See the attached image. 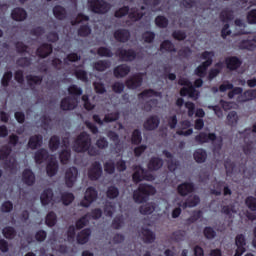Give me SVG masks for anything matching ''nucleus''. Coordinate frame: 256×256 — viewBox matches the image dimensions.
<instances>
[{"label":"nucleus","instance_id":"43","mask_svg":"<svg viewBox=\"0 0 256 256\" xmlns=\"http://www.w3.org/2000/svg\"><path fill=\"white\" fill-rule=\"evenodd\" d=\"M48 145L50 151H57V149H59V146L61 145V138L57 135L51 136Z\"/></svg>","mask_w":256,"mask_h":256},{"label":"nucleus","instance_id":"42","mask_svg":"<svg viewBox=\"0 0 256 256\" xmlns=\"http://www.w3.org/2000/svg\"><path fill=\"white\" fill-rule=\"evenodd\" d=\"M128 17L131 19V21H141V19L145 17V13L139 12V9L137 8H131L130 12L128 13Z\"/></svg>","mask_w":256,"mask_h":256},{"label":"nucleus","instance_id":"14","mask_svg":"<svg viewBox=\"0 0 256 256\" xmlns=\"http://www.w3.org/2000/svg\"><path fill=\"white\" fill-rule=\"evenodd\" d=\"M51 53H53V45L49 43L41 44L36 50V55L40 59H47Z\"/></svg>","mask_w":256,"mask_h":256},{"label":"nucleus","instance_id":"26","mask_svg":"<svg viewBox=\"0 0 256 256\" xmlns=\"http://www.w3.org/2000/svg\"><path fill=\"white\" fill-rule=\"evenodd\" d=\"M53 197H54L53 189L51 188L45 189L40 195V201L43 207H46V205H49L53 201Z\"/></svg>","mask_w":256,"mask_h":256},{"label":"nucleus","instance_id":"16","mask_svg":"<svg viewBox=\"0 0 256 256\" xmlns=\"http://www.w3.org/2000/svg\"><path fill=\"white\" fill-rule=\"evenodd\" d=\"M114 39L118 43H127L131 39V32L124 28L117 29L114 32Z\"/></svg>","mask_w":256,"mask_h":256},{"label":"nucleus","instance_id":"4","mask_svg":"<svg viewBox=\"0 0 256 256\" xmlns=\"http://www.w3.org/2000/svg\"><path fill=\"white\" fill-rule=\"evenodd\" d=\"M88 7L96 15H105L111 10V4L105 0H88Z\"/></svg>","mask_w":256,"mask_h":256},{"label":"nucleus","instance_id":"25","mask_svg":"<svg viewBox=\"0 0 256 256\" xmlns=\"http://www.w3.org/2000/svg\"><path fill=\"white\" fill-rule=\"evenodd\" d=\"M253 99H256V89L246 90L237 97L238 103H247L253 101Z\"/></svg>","mask_w":256,"mask_h":256},{"label":"nucleus","instance_id":"38","mask_svg":"<svg viewBox=\"0 0 256 256\" xmlns=\"http://www.w3.org/2000/svg\"><path fill=\"white\" fill-rule=\"evenodd\" d=\"M59 171V164L57 162L51 161L46 165V173L48 177H55Z\"/></svg>","mask_w":256,"mask_h":256},{"label":"nucleus","instance_id":"60","mask_svg":"<svg viewBox=\"0 0 256 256\" xmlns=\"http://www.w3.org/2000/svg\"><path fill=\"white\" fill-rule=\"evenodd\" d=\"M142 39H143L144 43H153L155 41V32L145 31L142 34Z\"/></svg>","mask_w":256,"mask_h":256},{"label":"nucleus","instance_id":"64","mask_svg":"<svg viewBox=\"0 0 256 256\" xmlns=\"http://www.w3.org/2000/svg\"><path fill=\"white\" fill-rule=\"evenodd\" d=\"M104 171L108 175H113V173H115V162L113 160H110L104 163Z\"/></svg>","mask_w":256,"mask_h":256},{"label":"nucleus","instance_id":"63","mask_svg":"<svg viewBox=\"0 0 256 256\" xmlns=\"http://www.w3.org/2000/svg\"><path fill=\"white\" fill-rule=\"evenodd\" d=\"M89 223V220L87 219V215L82 216L76 221L75 228L80 231V229H83L84 227H87V224Z\"/></svg>","mask_w":256,"mask_h":256},{"label":"nucleus","instance_id":"35","mask_svg":"<svg viewBox=\"0 0 256 256\" xmlns=\"http://www.w3.org/2000/svg\"><path fill=\"white\" fill-rule=\"evenodd\" d=\"M109 67H111V62L109 60H99L93 63V69H95V71H107Z\"/></svg>","mask_w":256,"mask_h":256},{"label":"nucleus","instance_id":"48","mask_svg":"<svg viewBox=\"0 0 256 256\" xmlns=\"http://www.w3.org/2000/svg\"><path fill=\"white\" fill-rule=\"evenodd\" d=\"M220 19L222 23H229L233 21V10L225 9L220 13Z\"/></svg>","mask_w":256,"mask_h":256},{"label":"nucleus","instance_id":"44","mask_svg":"<svg viewBox=\"0 0 256 256\" xmlns=\"http://www.w3.org/2000/svg\"><path fill=\"white\" fill-rule=\"evenodd\" d=\"M196 94L197 90L195 89V86H188L180 89L181 97H187L188 95L189 97L193 98Z\"/></svg>","mask_w":256,"mask_h":256},{"label":"nucleus","instance_id":"41","mask_svg":"<svg viewBox=\"0 0 256 256\" xmlns=\"http://www.w3.org/2000/svg\"><path fill=\"white\" fill-rule=\"evenodd\" d=\"M13 153V148L9 145H4L0 149V161H6L5 165H7V159H9V155Z\"/></svg>","mask_w":256,"mask_h":256},{"label":"nucleus","instance_id":"28","mask_svg":"<svg viewBox=\"0 0 256 256\" xmlns=\"http://www.w3.org/2000/svg\"><path fill=\"white\" fill-rule=\"evenodd\" d=\"M53 15L58 21H63L67 19V10L61 5H56L53 7Z\"/></svg>","mask_w":256,"mask_h":256},{"label":"nucleus","instance_id":"21","mask_svg":"<svg viewBox=\"0 0 256 256\" xmlns=\"http://www.w3.org/2000/svg\"><path fill=\"white\" fill-rule=\"evenodd\" d=\"M113 73L116 79H122V77H127L128 73H131V67L127 64H120L114 68Z\"/></svg>","mask_w":256,"mask_h":256},{"label":"nucleus","instance_id":"40","mask_svg":"<svg viewBox=\"0 0 256 256\" xmlns=\"http://www.w3.org/2000/svg\"><path fill=\"white\" fill-rule=\"evenodd\" d=\"M149 97H161V92L155 91L154 89H146L138 94L139 99H149Z\"/></svg>","mask_w":256,"mask_h":256},{"label":"nucleus","instance_id":"34","mask_svg":"<svg viewBox=\"0 0 256 256\" xmlns=\"http://www.w3.org/2000/svg\"><path fill=\"white\" fill-rule=\"evenodd\" d=\"M68 93L71 95V98L77 101V98L83 95V89L75 84H72L68 87Z\"/></svg>","mask_w":256,"mask_h":256},{"label":"nucleus","instance_id":"9","mask_svg":"<svg viewBox=\"0 0 256 256\" xmlns=\"http://www.w3.org/2000/svg\"><path fill=\"white\" fill-rule=\"evenodd\" d=\"M119 115V112L108 113L104 116V119L102 120L99 114H94L92 116V119L94 123H97L98 125H103L104 123H115V121H119Z\"/></svg>","mask_w":256,"mask_h":256},{"label":"nucleus","instance_id":"7","mask_svg":"<svg viewBox=\"0 0 256 256\" xmlns=\"http://www.w3.org/2000/svg\"><path fill=\"white\" fill-rule=\"evenodd\" d=\"M101 177H103V166L101 162L95 161L88 169V179H90V181H99Z\"/></svg>","mask_w":256,"mask_h":256},{"label":"nucleus","instance_id":"1","mask_svg":"<svg viewBox=\"0 0 256 256\" xmlns=\"http://www.w3.org/2000/svg\"><path fill=\"white\" fill-rule=\"evenodd\" d=\"M157 190L149 184L141 183L138 188L133 192V200L135 203H147L151 195H155Z\"/></svg>","mask_w":256,"mask_h":256},{"label":"nucleus","instance_id":"49","mask_svg":"<svg viewBox=\"0 0 256 256\" xmlns=\"http://www.w3.org/2000/svg\"><path fill=\"white\" fill-rule=\"evenodd\" d=\"M141 141H143V136L141 135V130L135 129L132 132L131 143H132V145H140Z\"/></svg>","mask_w":256,"mask_h":256},{"label":"nucleus","instance_id":"3","mask_svg":"<svg viewBox=\"0 0 256 256\" xmlns=\"http://www.w3.org/2000/svg\"><path fill=\"white\" fill-rule=\"evenodd\" d=\"M89 147H91V135L81 132L74 141L73 150L76 153H87Z\"/></svg>","mask_w":256,"mask_h":256},{"label":"nucleus","instance_id":"8","mask_svg":"<svg viewBox=\"0 0 256 256\" xmlns=\"http://www.w3.org/2000/svg\"><path fill=\"white\" fill-rule=\"evenodd\" d=\"M116 55L117 57H119V59H121V61H126V62L135 61L137 59V52L132 48L130 49L118 48L116 51Z\"/></svg>","mask_w":256,"mask_h":256},{"label":"nucleus","instance_id":"56","mask_svg":"<svg viewBox=\"0 0 256 256\" xmlns=\"http://www.w3.org/2000/svg\"><path fill=\"white\" fill-rule=\"evenodd\" d=\"M59 159L63 165H67L69 159H71V150H62L59 154Z\"/></svg>","mask_w":256,"mask_h":256},{"label":"nucleus","instance_id":"11","mask_svg":"<svg viewBox=\"0 0 256 256\" xmlns=\"http://www.w3.org/2000/svg\"><path fill=\"white\" fill-rule=\"evenodd\" d=\"M143 179H146V181H151V179H153V175H147V170L139 166L138 169L132 174V180L134 183H141Z\"/></svg>","mask_w":256,"mask_h":256},{"label":"nucleus","instance_id":"12","mask_svg":"<svg viewBox=\"0 0 256 256\" xmlns=\"http://www.w3.org/2000/svg\"><path fill=\"white\" fill-rule=\"evenodd\" d=\"M143 85V74L136 73L128 80H126V87L128 89H139Z\"/></svg>","mask_w":256,"mask_h":256},{"label":"nucleus","instance_id":"23","mask_svg":"<svg viewBox=\"0 0 256 256\" xmlns=\"http://www.w3.org/2000/svg\"><path fill=\"white\" fill-rule=\"evenodd\" d=\"M47 159H49V151L45 148H40L34 153V161L36 165H42Z\"/></svg>","mask_w":256,"mask_h":256},{"label":"nucleus","instance_id":"59","mask_svg":"<svg viewBox=\"0 0 256 256\" xmlns=\"http://www.w3.org/2000/svg\"><path fill=\"white\" fill-rule=\"evenodd\" d=\"M204 237L206 239H215L217 237V232L211 226H206L203 230Z\"/></svg>","mask_w":256,"mask_h":256},{"label":"nucleus","instance_id":"51","mask_svg":"<svg viewBox=\"0 0 256 256\" xmlns=\"http://www.w3.org/2000/svg\"><path fill=\"white\" fill-rule=\"evenodd\" d=\"M106 197L108 199H117L119 197V188L116 186H109L106 191Z\"/></svg>","mask_w":256,"mask_h":256},{"label":"nucleus","instance_id":"45","mask_svg":"<svg viewBox=\"0 0 256 256\" xmlns=\"http://www.w3.org/2000/svg\"><path fill=\"white\" fill-rule=\"evenodd\" d=\"M238 47L241 50L246 49V51H253L256 46H255V43L253 42V39L252 40L247 39V40L240 41Z\"/></svg>","mask_w":256,"mask_h":256},{"label":"nucleus","instance_id":"24","mask_svg":"<svg viewBox=\"0 0 256 256\" xmlns=\"http://www.w3.org/2000/svg\"><path fill=\"white\" fill-rule=\"evenodd\" d=\"M90 237H91V228H85L77 234L76 241L78 245H85L86 243H89Z\"/></svg>","mask_w":256,"mask_h":256},{"label":"nucleus","instance_id":"36","mask_svg":"<svg viewBox=\"0 0 256 256\" xmlns=\"http://www.w3.org/2000/svg\"><path fill=\"white\" fill-rule=\"evenodd\" d=\"M160 51H166L167 53H177V48H175V44H173L171 40H164L160 44Z\"/></svg>","mask_w":256,"mask_h":256},{"label":"nucleus","instance_id":"52","mask_svg":"<svg viewBox=\"0 0 256 256\" xmlns=\"http://www.w3.org/2000/svg\"><path fill=\"white\" fill-rule=\"evenodd\" d=\"M224 167L226 169L227 177H231L233 175V172L235 171V162H232L230 159H226L224 162Z\"/></svg>","mask_w":256,"mask_h":256},{"label":"nucleus","instance_id":"20","mask_svg":"<svg viewBox=\"0 0 256 256\" xmlns=\"http://www.w3.org/2000/svg\"><path fill=\"white\" fill-rule=\"evenodd\" d=\"M76 107L77 100H74L71 96L63 98L60 102V109H62V111H73Z\"/></svg>","mask_w":256,"mask_h":256},{"label":"nucleus","instance_id":"46","mask_svg":"<svg viewBox=\"0 0 256 256\" xmlns=\"http://www.w3.org/2000/svg\"><path fill=\"white\" fill-rule=\"evenodd\" d=\"M45 223L48 227H55L57 225V214L51 211L46 215Z\"/></svg>","mask_w":256,"mask_h":256},{"label":"nucleus","instance_id":"22","mask_svg":"<svg viewBox=\"0 0 256 256\" xmlns=\"http://www.w3.org/2000/svg\"><path fill=\"white\" fill-rule=\"evenodd\" d=\"M22 181L28 187H33L35 185V173L33 170L26 168L22 172Z\"/></svg>","mask_w":256,"mask_h":256},{"label":"nucleus","instance_id":"27","mask_svg":"<svg viewBox=\"0 0 256 256\" xmlns=\"http://www.w3.org/2000/svg\"><path fill=\"white\" fill-rule=\"evenodd\" d=\"M13 21H25L27 19V11L21 7L14 8L11 12Z\"/></svg>","mask_w":256,"mask_h":256},{"label":"nucleus","instance_id":"32","mask_svg":"<svg viewBox=\"0 0 256 256\" xmlns=\"http://www.w3.org/2000/svg\"><path fill=\"white\" fill-rule=\"evenodd\" d=\"M163 167V159L159 157H152L148 163L149 171H159Z\"/></svg>","mask_w":256,"mask_h":256},{"label":"nucleus","instance_id":"6","mask_svg":"<svg viewBox=\"0 0 256 256\" xmlns=\"http://www.w3.org/2000/svg\"><path fill=\"white\" fill-rule=\"evenodd\" d=\"M77 177H79V170L77 167L72 166L65 171L64 181L68 189L75 186V183H77Z\"/></svg>","mask_w":256,"mask_h":256},{"label":"nucleus","instance_id":"58","mask_svg":"<svg viewBox=\"0 0 256 256\" xmlns=\"http://www.w3.org/2000/svg\"><path fill=\"white\" fill-rule=\"evenodd\" d=\"M75 77H77L80 81H83L84 83H87L89 81V76L87 75V71L76 69L74 71Z\"/></svg>","mask_w":256,"mask_h":256},{"label":"nucleus","instance_id":"29","mask_svg":"<svg viewBox=\"0 0 256 256\" xmlns=\"http://www.w3.org/2000/svg\"><path fill=\"white\" fill-rule=\"evenodd\" d=\"M201 203V198L198 195L189 196L182 204L183 209L197 207Z\"/></svg>","mask_w":256,"mask_h":256},{"label":"nucleus","instance_id":"47","mask_svg":"<svg viewBox=\"0 0 256 256\" xmlns=\"http://www.w3.org/2000/svg\"><path fill=\"white\" fill-rule=\"evenodd\" d=\"M155 25L160 29H166L169 25V19L165 16L159 15L155 18Z\"/></svg>","mask_w":256,"mask_h":256},{"label":"nucleus","instance_id":"13","mask_svg":"<svg viewBox=\"0 0 256 256\" xmlns=\"http://www.w3.org/2000/svg\"><path fill=\"white\" fill-rule=\"evenodd\" d=\"M161 123V119H159V116L152 115L146 119V121L143 124V127L145 131H155L159 127V124Z\"/></svg>","mask_w":256,"mask_h":256},{"label":"nucleus","instance_id":"57","mask_svg":"<svg viewBox=\"0 0 256 256\" xmlns=\"http://www.w3.org/2000/svg\"><path fill=\"white\" fill-rule=\"evenodd\" d=\"M11 79H13V72L6 71L1 79L2 87H9V83H11Z\"/></svg>","mask_w":256,"mask_h":256},{"label":"nucleus","instance_id":"10","mask_svg":"<svg viewBox=\"0 0 256 256\" xmlns=\"http://www.w3.org/2000/svg\"><path fill=\"white\" fill-rule=\"evenodd\" d=\"M195 192V184L193 182H183L177 186V193L180 197H187Z\"/></svg>","mask_w":256,"mask_h":256},{"label":"nucleus","instance_id":"18","mask_svg":"<svg viewBox=\"0 0 256 256\" xmlns=\"http://www.w3.org/2000/svg\"><path fill=\"white\" fill-rule=\"evenodd\" d=\"M42 146H43V135L35 134L29 138L28 144H27L28 149L35 151V149H39V147H42Z\"/></svg>","mask_w":256,"mask_h":256},{"label":"nucleus","instance_id":"15","mask_svg":"<svg viewBox=\"0 0 256 256\" xmlns=\"http://www.w3.org/2000/svg\"><path fill=\"white\" fill-rule=\"evenodd\" d=\"M225 64L229 71H237L243 65V60L237 56H229L225 58Z\"/></svg>","mask_w":256,"mask_h":256},{"label":"nucleus","instance_id":"50","mask_svg":"<svg viewBox=\"0 0 256 256\" xmlns=\"http://www.w3.org/2000/svg\"><path fill=\"white\" fill-rule=\"evenodd\" d=\"M61 201L63 205H71L75 201V195L71 192H65L61 195Z\"/></svg>","mask_w":256,"mask_h":256},{"label":"nucleus","instance_id":"33","mask_svg":"<svg viewBox=\"0 0 256 256\" xmlns=\"http://www.w3.org/2000/svg\"><path fill=\"white\" fill-rule=\"evenodd\" d=\"M193 158L196 163H205L207 161V151L203 148H199L194 151Z\"/></svg>","mask_w":256,"mask_h":256},{"label":"nucleus","instance_id":"17","mask_svg":"<svg viewBox=\"0 0 256 256\" xmlns=\"http://www.w3.org/2000/svg\"><path fill=\"white\" fill-rule=\"evenodd\" d=\"M235 245L237 247L236 252L234 256H241L243 253H245V245H247V242L245 240V235L238 234L235 239Z\"/></svg>","mask_w":256,"mask_h":256},{"label":"nucleus","instance_id":"30","mask_svg":"<svg viewBox=\"0 0 256 256\" xmlns=\"http://www.w3.org/2000/svg\"><path fill=\"white\" fill-rule=\"evenodd\" d=\"M26 81L31 89H35V85H41L43 83V76L29 74L26 76Z\"/></svg>","mask_w":256,"mask_h":256},{"label":"nucleus","instance_id":"53","mask_svg":"<svg viewBox=\"0 0 256 256\" xmlns=\"http://www.w3.org/2000/svg\"><path fill=\"white\" fill-rule=\"evenodd\" d=\"M97 55H99V57L111 58V57H113V51H111V48L101 46L97 49Z\"/></svg>","mask_w":256,"mask_h":256},{"label":"nucleus","instance_id":"61","mask_svg":"<svg viewBox=\"0 0 256 256\" xmlns=\"http://www.w3.org/2000/svg\"><path fill=\"white\" fill-rule=\"evenodd\" d=\"M245 205L250 211H256V198L253 196H248L245 199Z\"/></svg>","mask_w":256,"mask_h":256},{"label":"nucleus","instance_id":"19","mask_svg":"<svg viewBox=\"0 0 256 256\" xmlns=\"http://www.w3.org/2000/svg\"><path fill=\"white\" fill-rule=\"evenodd\" d=\"M196 143L199 145H203V143H209V141H217V134L215 133H205L200 132L198 135L195 136Z\"/></svg>","mask_w":256,"mask_h":256},{"label":"nucleus","instance_id":"62","mask_svg":"<svg viewBox=\"0 0 256 256\" xmlns=\"http://www.w3.org/2000/svg\"><path fill=\"white\" fill-rule=\"evenodd\" d=\"M185 235V230H178L172 233V239L173 241H176V243H179V241H184Z\"/></svg>","mask_w":256,"mask_h":256},{"label":"nucleus","instance_id":"2","mask_svg":"<svg viewBox=\"0 0 256 256\" xmlns=\"http://www.w3.org/2000/svg\"><path fill=\"white\" fill-rule=\"evenodd\" d=\"M215 57L214 51H204L201 54V59L204 60L196 69L194 73L197 77L203 78L207 75V69L213 65V58Z\"/></svg>","mask_w":256,"mask_h":256},{"label":"nucleus","instance_id":"37","mask_svg":"<svg viewBox=\"0 0 256 256\" xmlns=\"http://www.w3.org/2000/svg\"><path fill=\"white\" fill-rule=\"evenodd\" d=\"M142 235L144 239V243H154L156 236L153 231L149 228H142Z\"/></svg>","mask_w":256,"mask_h":256},{"label":"nucleus","instance_id":"54","mask_svg":"<svg viewBox=\"0 0 256 256\" xmlns=\"http://www.w3.org/2000/svg\"><path fill=\"white\" fill-rule=\"evenodd\" d=\"M91 35V26L89 24L81 25L78 29L79 37H89Z\"/></svg>","mask_w":256,"mask_h":256},{"label":"nucleus","instance_id":"31","mask_svg":"<svg viewBox=\"0 0 256 256\" xmlns=\"http://www.w3.org/2000/svg\"><path fill=\"white\" fill-rule=\"evenodd\" d=\"M163 155L166 157L168 160V169L169 171H176L177 167H179V162L177 160H174L173 154L167 150H163Z\"/></svg>","mask_w":256,"mask_h":256},{"label":"nucleus","instance_id":"5","mask_svg":"<svg viewBox=\"0 0 256 256\" xmlns=\"http://www.w3.org/2000/svg\"><path fill=\"white\" fill-rule=\"evenodd\" d=\"M97 197H99L97 189L93 186L88 187L85 191L84 199L80 202L81 207H91V204L97 201Z\"/></svg>","mask_w":256,"mask_h":256},{"label":"nucleus","instance_id":"39","mask_svg":"<svg viewBox=\"0 0 256 256\" xmlns=\"http://www.w3.org/2000/svg\"><path fill=\"white\" fill-rule=\"evenodd\" d=\"M2 235L5 239H9L11 241L17 237V230H15L13 226H6L2 229Z\"/></svg>","mask_w":256,"mask_h":256},{"label":"nucleus","instance_id":"55","mask_svg":"<svg viewBox=\"0 0 256 256\" xmlns=\"http://www.w3.org/2000/svg\"><path fill=\"white\" fill-rule=\"evenodd\" d=\"M227 121H228V125H230V127L235 126V124L239 122V116L237 115V112L230 111L227 115Z\"/></svg>","mask_w":256,"mask_h":256}]
</instances>
